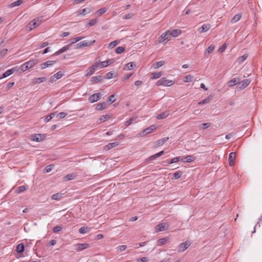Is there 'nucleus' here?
Returning a JSON list of instances; mask_svg holds the SVG:
<instances>
[{
    "label": "nucleus",
    "mask_w": 262,
    "mask_h": 262,
    "mask_svg": "<svg viewBox=\"0 0 262 262\" xmlns=\"http://www.w3.org/2000/svg\"><path fill=\"white\" fill-rule=\"evenodd\" d=\"M211 100V98L210 97H208L207 98H206V99L203 100L202 101H200L199 104H206V103H207L208 102H210V101Z\"/></svg>",
    "instance_id": "obj_51"
},
{
    "label": "nucleus",
    "mask_w": 262,
    "mask_h": 262,
    "mask_svg": "<svg viewBox=\"0 0 262 262\" xmlns=\"http://www.w3.org/2000/svg\"><path fill=\"white\" fill-rule=\"evenodd\" d=\"M106 9L105 8H102L98 11V13H99V15H102L103 13H104L106 12Z\"/></svg>",
    "instance_id": "obj_62"
},
{
    "label": "nucleus",
    "mask_w": 262,
    "mask_h": 262,
    "mask_svg": "<svg viewBox=\"0 0 262 262\" xmlns=\"http://www.w3.org/2000/svg\"><path fill=\"white\" fill-rule=\"evenodd\" d=\"M62 75H63L61 72H58L54 75V76H55V78L57 79V80L60 79L62 76Z\"/></svg>",
    "instance_id": "obj_57"
},
{
    "label": "nucleus",
    "mask_w": 262,
    "mask_h": 262,
    "mask_svg": "<svg viewBox=\"0 0 262 262\" xmlns=\"http://www.w3.org/2000/svg\"><path fill=\"white\" fill-rule=\"evenodd\" d=\"M148 261V258L146 257H143L140 258H138L137 260V262H147Z\"/></svg>",
    "instance_id": "obj_56"
},
{
    "label": "nucleus",
    "mask_w": 262,
    "mask_h": 262,
    "mask_svg": "<svg viewBox=\"0 0 262 262\" xmlns=\"http://www.w3.org/2000/svg\"><path fill=\"white\" fill-rule=\"evenodd\" d=\"M134 15V14L133 13H128L126 15H125L123 17V19H130Z\"/></svg>",
    "instance_id": "obj_53"
},
{
    "label": "nucleus",
    "mask_w": 262,
    "mask_h": 262,
    "mask_svg": "<svg viewBox=\"0 0 262 262\" xmlns=\"http://www.w3.org/2000/svg\"><path fill=\"white\" fill-rule=\"evenodd\" d=\"M92 9L91 8H85L77 11V15L84 16L86 14L90 13Z\"/></svg>",
    "instance_id": "obj_12"
},
{
    "label": "nucleus",
    "mask_w": 262,
    "mask_h": 262,
    "mask_svg": "<svg viewBox=\"0 0 262 262\" xmlns=\"http://www.w3.org/2000/svg\"><path fill=\"white\" fill-rule=\"evenodd\" d=\"M164 64V61H157L154 64V68L158 69V68L161 67V66H162Z\"/></svg>",
    "instance_id": "obj_41"
},
{
    "label": "nucleus",
    "mask_w": 262,
    "mask_h": 262,
    "mask_svg": "<svg viewBox=\"0 0 262 262\" xmlns=\"http://www.w3.org/2000/svg\"><path fill=\"white\" fill-rule=\"evenodd\" d=\"M97 22V19H93L90 20L89 23L86 25V28H89L91 26L94 25Z\"/></svg>",
    "instance_id": "obj_43"
},
{
    "label": "nucleus",
    "mask_w": 262,
    "mask_h": 262,
    "mask_svg": "<svg viewBox=\"0 0 262 262\" xmlns=\"http://www.w3.org/2000/svg\"><path fill=\"white\" fill-rule=\"evenodd\" d=\"M236 154L235 152H232L229 155V163L230 166H233L235 164V160Z\"/></svg>",
    "instance_id": "obj_9"
},
{
    "label": "nucleus",
    "mask_w": 262,
    "mask_h": 262,
    "mask_svg": "<svg viewBox=\"0 0 262 262\" xmlns=\"http://www.w3.org/2000/svg\"><path fill=\"white\" fill-rule=\"evenodd\" d=\"M52 169V165H48L45 167L44 169V172L46 173H48L50 172Z\"/></svg>",
    "instance_id": "obj_54"
},
{
    "label": "nucleus",
    "mask_w": 262,
    "mask_h": 262,
    "mask_svg": "<svg viewBox=\"0 0 262 262\" xmlns=\"http://www.w3.org/2000/svg\"><path fill=\"white\" fill-rule=\"evenodd\" d=\"M241 78H234L232 79L228 82V86H233L236 84H238L240 83Z\"/></svg>",
    "instance_id": "obj_14"
},
{
    "label": "nucleus",
    "mask_w": 262,
    "mask_h": 262,
    "mask_svg": "<svg viewBox=\"0 0 262 262\" xmlns=\"http://www.w3.org/2000/svg\"><path fill=\"white\" fill-rule=\"evenodd\" d=\"M25 250V246L23 243L19 244L16 246V251L18 253H22Z\"/></svg>",
    "instance_id": "obj_23"
},
{
    "label": "nucleus",
    "mask_w": 262,
    "mask_h": 262,
    "mask_svg": "<svg viewBox=\"0 0 262 262\" xmlns=\"http://www.w3.org/2000/svg\"><path fill=\"white\" fill-rule=\"evenodd\" d=\"M156 128V126L155 125H152L150 126L149 127L146 128L145 129L142 133V135L141 134V136H145L149 133H150L152 131L155 130Z\"/></svg>",
    "instance_id": "obj_10"
},
{
    "label": "nucleus",
    "mask_w": 262,
    "mask_h": 262,
    "mask_svg": "<svg viewBox=\"0 0 262 262\" xmlns=\"http://www.w3.org/2000/svg\"><path fill=\"white\" fill-rule=\"evenodd\" d=\"M125 51V48L123 47H119L116 49V53L117 54H121Z\"/></svg>",
    "instance_id": "obj_47"
},
{
    "label": "nucleus",
    "mask_w": 262,
    "mask_h": 262,
    "mask_svg": "<svg viewBox=\"0 0 262 262\" xmlns=\"http://www.w3.org/2000/svg\"><path fill=\"white\" fill-rule=\"evenodd\" d=\"M76 177V174L74 173H69L63 178L64 181H70L73 180Z\"/></svg>",
    "instance_id": "obj_24"
},
{
    "label": "nucleus",
    "mask_w": 262,
    "mask_h": 262,
    "mask_svg": "<svg viewBox=\"0 0 262 262\" xmlns=\"http://www.w3.org/2000/svg\"><path fill=\"white\" fill-rule=\"evenodd\" d=\"M56 62L55 61H47L44 63H42L40 64V69L41 70L45 69L46 68L53 64Z\"/></svg>",
    "instance_id": "obj_15"
},
{
    "label": "nucleus",
    "mask_w": 262,
    "mask_h": 262,
    "mask_svg": "<svg viewBox=\"0 0 262 262\" xmlns=\"http://www.w3.org/2000/svg\"><path fill=\"white\" fill-rule=\"evenodd\" d=\"M61 229H62L61 227H60L59 226H57L53 228V231L54 232H58L61 231Z\"/></svg>",
    "instance_id": "obj_59"
},
{
    "label": "nucleus",
    "mask_w": 262,
    "mask_h": 262,
    "mask_svg": "<svg viewBox=\"0 0 262 262\" xmlns=\"http://www.w3.org/2000/svg\"><path fill=\"white\" fill-rule=\"evenodd\" d=\"M118 43H119V42H118L117 40L112 41L111 43H109V45H108V48H109L110 49H113V48H114L116 46H117V45Z\"/></svg>",
    "instance_id": "obj_50"
},
{
    "label": "nucleus",
    "mask_w": 262,
    "mask_h": 262,
    "mask_svg": "<svg viewBox=\"0 0 262 262\" xmlns=\"http://www.w3.org/2000/svg\"><path fill=\"white\" fill-rule=\"evenodd\" d=\"M210 28L209 24H205L202 26L201 28L198 29L200 33H204L207 32Z\"/></svg>",
    "instance_id": "obj_18"
},
{
    "label": "nucleus",
    "mask_w": 262,
    "mask_h": 262,
    "mask_svg": "<svg viewBox=\"0 0 262 262\" xmlns=\"http://www.w3.org/2000/svg\"><path fill=\"white\" fill-rule=\"evenodd\" d=\"M168 241V238L164 237L161 238L158 241V245L159 246H162L167 243Z\"/></svg>",
    "instance_id": "obj_39"
},
{
    "label": "nucleus",
    "mask_w": 262,
    "mask_h": 262,
    "mask_svg": "<svg viewBox=\"0 0 262 262\" xmlns=\"http://www.w3.org/2000/svg\"><path fill=\"white\" fill-rule=\"evenodd\" d=\"M45 137L46 135L45 134H37L34 135L32 140L36 142H40L42 141Z\"/></svg>",
    "instance_id": "obj_11"
},
{
    "label": "nucleus",
    "mask_w": 262,
    "mask_h": 262,
    "mask_svg": "<svg viewBox=\"0 0 262 262\" xmlns=\"http://www.w3.org/2000/svg\"><path fill=\"white\" fill-rule=\"evenodd\" d=\"M99 63L97 62L95 64L89 67V68L86 71V73L85 74V76L87 77L91 76L95 72L96 69L99 67Z\"/></svg>",
    "instance_id": "obj_5"
},
{
    "label": "nucleus",
    "mask_w": 262,
    "mask_h": 262,
    "mask_svg": "<svg viewBox=\"0 0 262 262\" xmlns=\"http://www.w3.org/2000/svg\"><path fill=\"white\" fill-rule=\"evenodd\" d=\"M89 231H90L89 228L88 227H85V226L81 227L79 230V232L81 234H85Z\"/></svg>",
    "instance_id": "obj_37"
},
{
    "label": "nucleus",
    "mask_w": 262,
    "mask_h": 262,
    "mask_svg": "<svg viewBox=\"0 0 262 262\" xmlns=\"http://www.w3.org/2000/svg\"><path fill=\"white\" fill-rule=\"evenodd\" d=\"M7 51H8V49H4L2 51H1L0 52V57L4 56L6 54Z\"/></svg>",
    "instance_id": "obj_60"
},
{
    "label": "nucleus",
    "mask_w": 262,
    "mask_h": 262,
    "mask_svg": "<svg viewBox=\"0 0 262 262\" xmlns=\"http://www.w3.org/2000/svg\"><path fill=\"white\" fill-rule=\"evenodd\" d=\"M10 75H11V73H10L9 71L8 70L5 73H3V77H1V78H6Z\"/></svg>",
    "instance_id": "obj_61"
},
{
    "label": "nucleus",
    "mask_w": 262,
    "mask_h": 262,
    "mask_svg": "<svg viewBox=\"0 0 262 262\" xmlns=\"http://www.w3.org/2000/svg\"><path fill=\"white\" fill-rule=\"evenodd\" d=\"M247 57H248V55L245 54L238 58L237 61L239 64H241V63H243L247 58Z\"/></svg>",
    "instance_id": "obj_38"
},
{
    "label": "nucleus",
    "mask_w": 262,
    "mask_h": 262,
    "mask_svg": "<svg viewBox=\"0 0 262 262\" xmlns=\"http://www.w3.org/2000/svg\"><path fill=\"white\" fill-rule=\"evenodd\" d=\"M162 75V73L161 72H155L151 73V79H158L160 78Z\"/></svg>",
    "instance_id": "obj_31"
},
{
    "label": "nucleus",
    "mask_w": 262,
    "mask_h": 262,
    "mask_svg": "<svg viewBox=\"0 0 262 262\" xmlns=\"http://www.w3.org/2000/svg\"><path fill=\"white\" fill-rule=\"evenodd\" d=\"M38 62L37 59H33L29 60L21 66V70L23 72L27 71L34 67Z\"/></svg>",
    "instance_id": "obj_2"
},
{
    "label": "nucleus",
    "mask_w": 262,
    "mask_h": 262,
    "mask_svg": "<svg viewBox=\"0 0 262 262\" xmlns=\"http://www.w3.org/2000/svg\"><path fill=\"white\" fill-rule=\"evenodd\" d=\"M182 174V172L181 171H177L176 172H174L173 174V178L174 179H178L180 178Z\"/></svg>",
    "instance_id": "obj_44"
},
{
    "label": "nucleus",
    "mask_w": 262,
    "mask_h": 262,
    "mask_svg": "<svg viewBox=\"0 0 262 262\" xmlns=\"http://www.w3.org/2000/svg\"><path fill=\"white\" fill-rule=\"evenodd\" d=\"M193 78V76L191 75H187L183 78V81L185 82H191Z\"/></svg>",
    "instance_id": "obj_36"
},
{
    "label": "nucleus",
    "mask_w": 262,
    "mask_h": 262,
    "mask_svg": "<svg viewBox=\"0 0 262 262\" xmlns=\"http://www.w3.org/2000/svg\"><path fill=\"white\" fill-rule=\"evenodd\" d=\"M119 144V142H117L110 143H108V144H107L106 145H105L104 147V149L105 150H109V149L112 148L113 147L118 146Z\"/></svg>",
    "instance_id": "obj_22"
},
{
    "label": "nucleus",
    "mask_w": 262,
    "mask_h": 262,
    "mask_svg": "<svg viewBox=\"0 0 262 262\" xmlns=\"http://www.w3.org/2000/svg\"><path fill=\"white\" fill-rule=\"evenodd\" d=\"M168 115L169 114L167 112H163V113L159 114L158 115H157V119H159V120L164 119V118H166L168 116Z\"/></svg>",
    "instance_id": "obj_29"
},
{
    "label": "nucleus",
    "mask_w": 262,
    "mask_h": 262,
    "mask_svg": "<svg viewBox=\"0 0 262 262\" xmlns=\"http://www.w3.org/2000/svg\"><path fill=\"white\" fill-rule=\"evenodd\" d=\"M169 225L166 223L159 224L156 227V231L157 232L164 231L168 229Z\"/></svg>",
    "instance_id": "obj_4"
},
{
    "label": "nucleus",
    "mask_w": 262,
    "mask_h": 262,
    "mask_svg": "<svg viewBox=\"0 0 262 262\" xmlns=\"http://www.w3.org/2000/svg\"><path fill=\"white\" fill-rule=\"evenodd\" d=\"M67 115V114L66 113L61 112L56 115V117L58 119H62L64 118Z\"/></svg>",
    "instance_id": "obj_48"
},
{
    "label": "nucleus",
    "mask_w": 262,
    "mask_h": 262,
    "mask_svg": "<svg viewBox=\"0 0 262 262\" xmlns=\"http://www.w3.org/2000/svg\"><path fill=\"white\" fill-rule=\"evenodd\" d=\"M75 246L76 247L75 250L77 251H81L88 248L89 247V244L87 243L77 244L75 245Z\"/></svg>",
    "instance_id": "obj_8"
},
{
    "label": "nucleus",
    "mask_w": 262,
    "mask_h": 262,
    "mask_svg": "<svg viewBox=\"0 0 262 262\" xmlns=\"http://www.w3.org/2000/svg\"><path fill=\"white\" fill-rule=\"evenodd\" d=\"M70 45H68V46H64V47H62V48L59 49L58 51L54 53V55L57 56V55L60 54L61 53L66 52V51H67L68 50H69L70 49Z\"/></svg>",
    "instance_id": "obj_19"
},
{
    "label": "nucleus",
    "mask_w": 262,
    "mask_h": 262,
    "mask_svg": "<svg viewBox=\"0 0 262 262\" xmlns=\"http://www.w3.org/2000/svg\"><path fill=\"white\" fill-rule=\"evenodd\" d=\"M113 74L110 72L106 74L105 78L108 79H111L113 77Z\"/></svg>",
    "instance_id": "obj_63"
},
{
    "label": "nucleus",
    "mask_w": 262,
    "mask_h": 262,
    "mask_svg": "<svg viewBox=\"0 0 262 262\" xmlns=\"http://www.w3.org/2000/svg\"><path fill=\"white\" fill-rule=\"evenodd\" d=\"M23 2L22 0H17L14 2L10 4V7L12 8L16 6H19L23 4Z\"/></svg>",
    "instance_id": "obj_32"
},
{
    "label": "nucleus",
    "mask_w": 262,
    "mask_h": 262,
    "mask_svg": "<svg viewBox=\"0 0 262 262\" xmlns=\"http://www.w3.org/2000/svg\"><path fill=\"white\" fill-rule=\"evenodd\" d=\"M226 48V45L224 44L219 49V52L221 53L223 52Z\"/></svg>",
    "instance_id": "obj_64"
},
{
    "label": "nucleus",
    "mask_w": 262,
    "mask_h": 262,
    "mask_svg": "<svg viewBox=\"0 0 262 262\" xmlns=\"http://www.w3.org/2000/svg\"><path fill=\"white\" fill-rule=\"evenodd\" d=\"M95 42V40H94L93 41H91V42H88L86 40L82 41H81L80 42L81 43V45H82V48H83L84 47H87V46H89L90 45H92Z\"/></svg>",
    "instance_id": "obj_40"
},
{
    "label": "nucleus",
    "mask_w": 262,
    "mask_h": 262,
    "mask_svg": "<svg viewBox=\"0 0 262 262\" xmlns=\"http://www.w3.org/2000/svg\"><path fill=\"white\" fill-rule=\"evenodd\" d=\"M46 80V77L35 78L32 80V83L36 84L44 82Z\"/></svg>",
    "instance_id": "obj_20"
},
{
    "label": "nucleus",
    "mask_w": 262,
    "mask_h": 262,
    "mask_svg": "<svg viewBox=\"0 0 262 262\" xmlns=\"http://www.w3.org/2000/svg\"><path fill=\"white\" fill-rule=\"evenodd\" d=\"M101 81H102V76H94V77H92L91 79V81L94 82V83H97L98 82H100Z\"/></svg>",
    "instance_id": "obj_33"
},
{
    "label": "nucleus",
    "mask_w": 262,
    "mask_h": 262,
    "mask_svg": "<svg viewBox=\"0 0 262 262\" xmlns=\"http://www.w3.org/2000/svg\"><path fill=\"white\" fill-rule=\"evenodd\" d=\"M180 160V157H175V158L172 159L171 160H170V161H169L168 162V164H171L172 163L178 162Z\"/></svg>",
    "instance_id": "obj_49"
},
{
    "label": "nucleus",
    "mask_w": 262,
    "mask_h": 262,
    "mask_svg": "<svg viewBox=\"0 0 262 262\" xmlns=\"http://www.w3.org/2000/svg\"><path fill=\"white\" fill-rule=\"evenodd\" d=\"M169 33L170 36L176 37L179 36L181 33V30L179 29H176L172 31H169Z\"/></svg>",
    "instance_id": "obj_17"
},
{
    "label": "nucleus",
    "mask_w": 262,
    "mask_h": 262,
    "mask_svg": "<svg viewBox=\"0 0 262 262\" xmlns=\"http://www.w3.org/2000/svg\"><path fill=\"white\" fill-rule=\"evenodd\" d=\"M136 64L134 62H130L126 64L125 67V69L126 70H131L134 67H135Z\"/></svg>",
    "instance_id": "obj_35"
},
{
    "label": "nucleus",
    "mask_w": 262,
    "mask_h": 262,
    "mask_svg": "<svg viewBox=\"0 0 262 262\" xmlns=\"http://www.w3.org/2000/svg\"><path fill=\"white\" fill-rule=\"evenodd\" d=\"M250 82H251V80L249 79H245L241 82L240 81V83H238V84H241L239 88L241 90L246 88L247 86H248L250 84Z\"/></svg>",
    "instance_id": "obj_13"
},
{
    "label": "nucleus",
    "mask_w": 262,
    "mask_h": 262,
    "mask_svg": "<svg viewBox=\"0 0 262 262\" xmlns=\"http://www.w3.org/2000/svg\"><path fill=\"white\" fill-rule=\"evenodd\" d=\"M42 17H38L31 21L28 25V30L31 31L36 27L39 26L42 21Z\"/></svg>",
    "instance_id": "obj_1"
},
{
    "label": "nucleus",
    "mask_w": 262,
    "mask_h": 262,
    "mask_svg": "<svg viewBox=\"0 0 262 262\" xmlns=\"http://www.w3.org/2000/svg\"><path fill=\"white\" fill-rule=\"evenodd\" d=\"M64 194L65 193L62 192L54 194L52 196V199L54 200H60L63 197Z\"/></svg>",
    "instance_id": "obj_21"
},
{
    "label": "nucleus",
    "mask_w": 262,
    "mask_h": 262,
    "mask_svg": "<svg viewBox=\"0 0 262 262\" xmlns=\"http://www.w3.org/2000/svg\"><path fill=\"white\" fill-rule=\"evenodd\" d=\"M84 38V37H75L74 38H73L71 39V43L70 44V46L72 45V44H74L78 41H79V40H81L82 39H83Z\"/></svg>",
    "instance_id": "obj_42"
},
{
    "label": "nucleus",
    "mask_w": 262,
    "mask_h": 262,
    "mask_svg": "<svg viewBox=\"0 0 262 262\" xmlns=\"http://www.w3.org/2000/svg\"><path fill=\"white\" fill-rule=\"evenodd\" d=\"M159 155H158V153L154 155H152L150 157H149V160H154L155 159H156V158L159 157Z\"/></svg>",
    "instance_id": "obj_58"
},
{
    "label": "nucleus",
    "mask_w": 262,
    "mask_h": 262,
    "mask_svg": "<svg viewBox=\"0 0 262 262\" xmlns=\"http://www.w3.org/2000/svg\"><path fill=\"white\" fill-rule=\"evenodd\" d=\"M168 139H169L168 137H165V138H164L160 140H158L156 142V146H160L162 145L164 143H165L168 140Z\"/></svg>",
    "instance_id": "obj_25"
},
{
    "label": "nucleus",
    "mask_w": 262,
    "mask_h": 262,
    "mask_svg": "<svg viewBox=\"0 0 262 262\" xmlns=\"http://www.w3.org/2000/svg\"><path fill=\"white\" fill-rule=\"evenodd\" d=\"M110 118V117L107 115H103L100 118V120L101 122H103L108 119Z\"/></svg>",
    "instance_id": "obj_52"
},
{
    "label": "nucleus",
    "mask_w": 262,
    "mask_h": 262,
    "mask_svg": "<svg viewBox=\"0 0 262 262\" xmlns=\"http://www.w3.org/2000/svg\"><path fill=\"white\" fill-rule=\"evenodd\" d=\"M156 84L158 86L163 85L164 86H169L173 85L174 82L172 80H168L166 78L163 77L159 79L157 82Z\"/></svg>",
    "instance_id": "obj_3"
},
{
    "label": "nucleus",
    "mask_w": 262,
    "mask_h": 262,
    "mask_svg": "<svg viewBox=\"0 0 262 262\" xmlns=\"http://www.w3.org/2000/svg\"><path fill=\"white\" fill-rule=\"evenodd\" d=\"M185 162H191L192 161H193L195 159V158L193 157L192 156H188L186 157H185Z\"/></svg>",
    "instance_id": "obj_46"
},
{
    "label": "nucleus",
    "mask_w": 262,
    "mask_h": 262,
    "mask_svg": "<svg viewBox=\"0 0 262 262\" xmlns=\"http://www.w3.org/2000/svg\"><path fill=\"white\" fill-rule=\"evenodd\" d=\"M112 63V60H108L107 61H102L99 63L100 68H104L107 67L108 65L111 64Z\"/></svg>",
    "instance_id": "obj_30"
},
{
    "label": "nucleus",
    "mask_w": 262,
    "mask_h": 262,
    "mask_svg": "<svg viewBox=\"0 0 262 262\" xmlns=\"http://www.w3.org/2000/svg\"><path fill=\"white\" fill-rule=\"evenodd\" d=\"M189 245L190 244L187 242L182 243L179 246V251L184 252L189 247Z\"/></svg>",
    "instance_id": "obj_16"
},
{
    "label": "nucleus",
    "mask_w": 262,
    "mask_h": 262,
    "mask_svg": "<svg viewBox=\"0 0 262 262\" xmlns=\"http://www.w3.org/2000/svg\"><path fill=\"white\" fill-rule=\"evenodd\" d=\"M115 95L113 94L111 95L107 99V102L110 103V104L113 103L115 101Z\"/></svg>",
    "instance_id": "obj_45"
},
{
    "label": "nucleus",
    "mask_w": 262,
    "mask_h": 262,
    "mask_svg": "<svg viewBox=\"0 0 262 262\" xmlns=\"http://www.w3.org/2000/svg\"><path fill=\"white\" fill-rule=\"evenodd\" d=\"M242 17V15L240 14H237L234 16V17L231 19V23L232 24L235 23L238 21Z\"/></svg>",
    "instance_id": "obj_34"
},
{
    "label": "nucleus",
    "mask_w": 262,
    "mask_h": 262,
    "mask_svg": "<svg viewBox=\"0 0 262 262\" xmlns=\"http://www.w3.org/2000/svg\"><path fill=\"white\" fill-rule=\"evenodd\" d=\"M214 49V47L212 45H211L208 47L207 49V52L208 54L211 53Z\"/></svg>",
    "instance_id": "obj_55"
},
{
    "label": "nucleus",
    "mask_w": 262,
    "mask_h": 262,
    "mask_svg": "<svg viewBox=\"0 0 262 262\" xmlns=\"http://www.w3.org/2000/svg\"><path fill=\"white\" fill-rule=\"evenodd\" d=\"M56 112H54V113H51L50 114H49V115L47 116L45 119H44V121L45 122H48L49 121H50L53 118H54L55 117V116L56 115Z\"/></svg>",
    "instance_id": "obj_28"
},
{
    "label": "nucleus",
    "mask_w": 262,
    "mask_h": 262,
    "mask_svg": "<svg viewBox=\"0 0 262 262\" xmlns=\"http://www.w3.org/2000/svg\"><path fill=\"white\" fill-rule=\"evenodd\" d=\"M169 30H168L163 33L159 38V41L160 42H163L165 40H169L170 39V36L169 35Z\"/></svg>",
    "instance_id": "obj_7"
},
{
    "label": "nucleus",
    "mask_w": 262,
    "mask_h": 262,
    "mask_svg": "<svg viewBox=\"0 0 262 262\" xmlns=\"http://www.w3.org/2000/svg\"><path fill=\"white\" fill-rule=\"evenodd\" d=\"M101 94L100 93L92 95L89 98V101L91 103L95 102L101 99Z\"/></svg>",
    "instance_id": "obj_6"
},
{
    "label": "nucleus",
    "mask_w": 262,
    "mask_h": 262,
    "mask_svg": "<svg viewBox=\"0 0 262 262\" xmlns=\"http://www.w3.org/2000/svg\"><path fill=\"white\" fill-rule=\"evenodd\" d=\"M27 188V186H20L16 188V189L15 190V192L17 193H20L26 190Z\"/></svg>",
    "instance_id": "obj_26"
},
{
    "label": "nucleus",
    "mask_w": 262,
    "mask_h": 262,
    "mask_svg": "<svg viewBox=\"0 0 262 262\" xmlns=\"http://www.w3.org/2000/svg\"><path fill=\"white\" fill-rule=\"evenodd\" d=\"M106 107V104L104 102L100 103L97 104L96 110L98 111H102Z\"/></svg>",
    "instance_id": "obj_27"
}]
</instances>
